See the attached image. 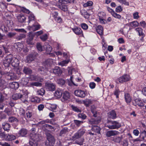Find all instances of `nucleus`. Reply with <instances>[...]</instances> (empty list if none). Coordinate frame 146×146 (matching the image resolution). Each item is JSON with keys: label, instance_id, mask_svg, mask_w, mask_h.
<instances>
[{"label": "nucleus", "instance_id": "obj_1", "mask_svg": "<svg viewBox=\"0 0 146 146\" xmlns=\"http://www.w3.org/2000/svg\"><path fill=\"white\" fill-rule=\"evenodd\" d=\"M3 64L5 67H9L10 64L13 67H16L18 66L19 61L18 59L13 58L12 56L10 54L5 57Z\"/></svg>", "mask_w": 146, "mask_h": 146}, {"label": "nucleus", "instance_id": "obj_2", "mask_svg": "<svg viewBox=\"0 0 146 146\" xmlns=\"http://www.w3.org/2000/svg\"><path fill=\"white\" fill-rule=\"evenodd\" d=\"M54 63L53 60L51 59H49L46 60L44 63L45 66V67H41L38 68V70L40 73L42 74L46 75L48 71V68L54 64Z\"/></svg>", "mask_w": 146, "mask_h": 146}, {"label": "nucleus", "instance_id": "obj_3", "mask_svg": "<svg viewBox=\"0 0 146 146\" xmlns=\"http://www.w3.org/2000/svg\"><path fill=\"white\" fill-rule=\"evenodd\" d=\"M31 139L29 141V144L31 146H36L38 145V141L41 139L40 135L36 134L31 135Z\"/></svg>", "mask_w": 146, "mask_h": 146}, {"label": "nucleus", "instance_id": "obj_4", "mask_svg": "<svg viewBox=\"0 0 146 146\" xmlns=\"http://www.w3.org/2000/svg\"><path fill=\"white\" fill-rule=\"evenodd\" d=\"M48 141L45 143L46 146H53L54 145L55 140L54 137L50 134H48L47 135Z\"/></svg>", "mask_w": 146, "mask_h": 146}, {"label": "nucleus", "instance_id": "obj_5", "mask_svg": "<svg viewBox=\"0 0 146 146\" xmlns=\"http://www.w3.org/2000/svg\"><path fill=\"white\" fill-rule=\"evenodd\" d=\"M109 123V124L107 125V127L110 129H117L121 126V124L116 121H111Z\"/></svg>", "mask_w": 146, "mask_h": 146}, {"label": "nucleus", "instance_id": "obj_6", "mask_svg": "<svg viewBox=\"0 0 146 146\" xmlns=\"http://www.w3.org/2000/svg\"><path fill=\"white\" fill-rule=\"evenodd\" d=\"M130 79V78L129 75L125 74L118 78L117 81H118L119 83H123L129 81Z\"/></svg>", "mask_w": 146, "mask_h": 146}, {"label": "nucleus", "instance_id": "obj_7", "mask_svg": "<svg viewBox=\"0 0 146 146\" xmlns=\"http://www.w3.org/2000/svg\"><path fill=\"white\" fill-rule=\"evenodd\" d=\"M74 94L76 96L81 98H83L85 97L87 93L85 91L81 90H78L75 91Z\"/></svg>", "mask_w": 146, "mask_h": 146}, {"label": "nucleus", "instance_id": "obj_8", "mask_svg": "<svg viewBox=\"0 0 146 146\" xmlns=\"http://www.w3.org/2000/svg\"><path fill=\"white\" fill-rule=\"evenodd\" d=\"M12 98L14 100H17L21 98V100L24 103L27 104L28 102L27 100H24L23 98V96L20 93H16L12 96Z\"/></svg>", "mask_w": 146, "mask_h": 146}, {"label": "nucleus", "instance_id": "obj_9", "mask_svg": "<svg viewBox=\"0 0 146 146\" xmlns=\"http://www.w3.org/2000/svg\"><path fill=\"white\" fill-rule=\"evenodd\" d=\"M45 86L46 88L48 90L54 91L55 90L56 86L53 83L46 82L45 83Z\"/></svg>", "mask_w": 146, "mask_h": 146}, {"label": "nucleus", "instance_id": "obj_10", "mask_svg": "<svg viewBox=\"0 0 146 146\" xmlns=\"http://www.w3.org/2000/svg\"><path fill=\"white\" fill-rule=\"evenodd\" d=\"M85 130L83 129H80L77 133H76L72 136L74 139H78L82 136L85 133Z\"/></svg>", "mask_w": 146, "mask_h": 146}, {"label": "nucleus", "instance_id": "obj_11", "mask_svg": "<svg viewBox=\"0 0 146 146\" xmlns=\"http://www.w3.org/2000/svg\"><path fill=\"white\" fill-rule=\"evenodd\" d=\"M0 75H1V78L3 75L9 76L10 77V79H13L14 78L13 73L10 72H6L2 71V69L0 66Z\"/></svg>", "mask_w": 146, "mask_h": 146}, {"label": "nucleus", "instance_id": "obj_12", "mask_svg": "<svg viewBox=\"0 0 146 146\" xmlns=\"http://www.w3.org/2000/svg\"><path fill=\"white\" fill-rule=\"evenodd\" d=\"M40 28V25L37 23H35L32 26H28V29L31 31H35L38 30Z\"/></svg>", "mask_w": 146, "mask_h": 146}, {"label": "nucleus", "instance_id": "obj_13", "mask_svg": "<svg viewBox=\"0 0 146 146\" xmlns=\"http://www.w3.org/2000/svg\"><path fill=\"white\" fill-rule=\"evenodd\" d=\"M72 30L76 35H79L80 36H84L83 31L80 28L77 27H75L74 28H72Z\"/></svg>", "mask_w": 146, "mask_h": 146}, {"label": "nucleus", "instance_id": "obj_14", "mask_svg": "<svg viewBox=\"0 0 146 146\" xmlns=\"http://www.w3.org/2000/svg\"><path fill=\"white\" fill-rule=\"evenodd\" d=\"M119 132L116 130H110L107 131L106 133V135L107 137H110L118 135Z\"/></svg>", "mask_w": 146, "mask_h": 146}, {"label": "nucleus", "instance_id": "obj_15", "mask_svg": "<svg viewBox=\"0 0 146 146\" xmlns=\"http://www.w3.org/2000/svg\"><path fill=\"white\" fill-rule=\"evenodd\" d=\"M18 21L21 23L24 22L26 19V17L23 14H20L17 16Z\"/></svg>", "mask_w": 146, "mask_h": 146}, {"label": "nucleus", "instance_id": "obj_16", "mask_svg": "<svg viewBox=\"0 0 146 146\" xmlns=\"http://www.w3.org/2000/svg\"><path fill=\"white\" fill-rule=\"evenodd\" d=\"M53 72L55 75L59 76L61 74L62 71L60 67L56 66L53 69Z\"/></svg>", "mask_w": 146, "mask_h": 146}, {"label": "nucleus", "instance_id": "obj_17", "mask_svg": "<svg viewBox=\"0 0 146 146\" xmlns=\"http://www.w3.org/2000/svg\"><path fill=\"white\" fill-rule=\"evenodd\" d=\"M27 130L25 129H21L18 132V135L19 137H25L27 134Z\"/></svg>", "mask_w": 146, "mask_h": 146}, {"label": "nucleus", "instance_id": "obj_18", "mask_svg": "<svg viewBox=\"0 0 146 146\" xmlns=\"http://www.w3.org/2000/svg\"><path fill=\"white\" fill-rule=\"evenodd\" d=\"M5 137V141H10L16 139V137L15 136L9 134H6Z\"/></svg>", "mask_w": 146, "mask_h": 146}, {"label": "nucleus", "instance_id": "obj_19", "mask_svg": "<svg viewBox=\"0 0 146 146\" xmlns=\"http://www.w3.org/2000/svg\"><path fill=\"white\" fill-rule=\"evenodd\" d=\"M29 78H23L22 79L21 81V84L24 86H30V83H29Z\"/></svg>", "mask_w": 146, "mask_h": 146}, {"label": "nucleus", "instance_id": "obj_20", "mask_svg": "<svg viewBox=\"0 0 146 146\" xmlns=\"http://www.w3.org/2000/svg\"><path fill=\"white\" fill-rule=\"evenodd\" d=\"M105 14L103 12H100L98 14V16L99 17L100 22L101 23H104V19Z\"/></svg>", "mask_w": 146, "mask_h": 146}, {"label": "nucleus", "instance_id": "obj_21", "mask_svg": "<svg viewBox=\"0 0 146 146\" xmlns=\"http://www.w3.org/2000/svg\"><path fill=\"white\" fill-rule=\"evenodd\" d=\"M135 104L133 103V104L135 106L137 105L140 107H143L144 106V103L140 99L138 98L135 99L134 100Z\"/></svg>", "mask_w": 146, "mask_h": 146}, {"label": "nucleus", "instance_id": "obj_22", "mask_svg": "<svg viewBox=\"0 0 146 146\" xmlns=\"http://www.w3.org/2000/svg\"><path fill=\"white\" fill-rule=\"evenodd\" d=\"M44 48L46 51L49 53L52 50V48L48 43H45L44 45Z\"/></svg>", "mask_w": 146, "mask_h": 146}, {"label": "nucleus", "instance_id": "obj_23", "mask_svg": "<svg viewBox=\"0 0 146 146\" xmlns=\"http://www.w3.org/2000/svg\"><path fill=\"white\" fill-rule=\"evenodd\" d=\"M124 98L127 104H129L132 100L131 97L130 95L127 93H125L124 95Z\"/></svg>", "mask_w": 146, "mask_h": 146}, {"label": "nucleus", "instance_id": "obj_24", "mask_svg": "<svg viewBox=\"0 0 146 146\" xmlns=\"http://www.w3.org/2000/svg\"><path fill=\"white\" fill-rule=\"evenodd\" d=\"M70 95L69 92L65 91L63 95V98L65 101L69 100L70 99Z\"/></svg>", "mask_w": 146, "mask_h": 146}, {"label": "nucleus", "instance_id": "obj_25", "mask_svg": "<svg viewBox=\"0 0 146 146\" xmlns=\"http://www.w3.org/2000/svg\"><path fill=\"white\" fill-rule=\"evenodd\" d=\"M14 46L18 50L21 51L23 48L24 46L22 43L18 42L15 44Z\"/></svg>", "mask_w": 146, "mask_h": 146}, {"label": "nucleus", "instance_id": "obj_26", "mask_svg": "<svg viewBox=\"0 0 146 146\" xmlns=\"http://www.w3.org/2000/svg\"><path fill=\"white\" fill-rule=\"evenodd\" d=\"M9 86L11 88L16 89L18 88L19 84L18 82H14L10 83L9 84Z\"/></svg>", "mask_w": 146, "mask_h": 146}, {"label": "nucleus", "instance_id": "obj_27", "mask_svg": "<svg viewBox=\"0 0 146 146\" xmlns=\"http://www.w3.org/2000/svg\"><path fill=\"white\" fill-rule=\"evenodd\" d=\"M30 78L31 80L38 81L42 82L43 80L42 78H39L38 76L34 75H31L30 76Z\"/></svg>", "mask_w": 146, "mask_h": 146}, {"label": "nucleus", "instance_id": "obj_28", "mask_svg": "<svg viewBox=\"0 0 146 146\" xmlns=\"http://www.w3.org/2000/svg\"><path fill=\"white\" fill-rule=\"evenodd\" d=\"M36 58V57L35 55L32 54L29 55L27 57V62L30 63L34 60Z\"/></svg>", "mask_w": 146, "mask_h": 146}, {"label": "nucleus", "instance_id": "obj_29", "mask_svg": "<svg viewBox=\"0 0 146 146\" xmlns=\"http://www.w3.org/2000/svg\"><path fill=\"white\" fill-rule=\"evenodd\" d=\"M116 113L114 110H112L108 113V117L109 118L114 119L116 117Z\"/></svg>", "mask_w": 146, "mask_h": 146}, {"label": "nucleus", "instance_id": "obj_30", "mask_svg": "<svg viewBox=\"0 0 146 146\" xmlns=\"http://www.w3.org/2000/svg\"><path fill=\"white\" fill-rule=\"evenodd\" d=\"M96 31L97 33L100 35H102L103 29V27L101 25L98 26L96 28Z\"/></svg>", "mask_w": 146, "mask_h": 146}, {"label": "nucleus", "instance_id": "obj_31", "mask_svg": "<svg viewBox=\"0 0 146 146\" xmlns=\"http://www.w3.org/2000/svg\"><path fill=\"white\" fill-rule=\"evenodd\" d=\"M63 4H62L58 5V7L61 10L64 11L66 12L68 11V9L66 5H64Z\"/></svg>", "mask_w": 146, "mask_h": 146}, {"label": "nucleus", "instance_id": "obj_32", "mask_svg": "<svg viewBox=\"0 0 146 146\" xmlns=\"http://www.w3.org/2000/svg\"><path fill=\"white\" fill-rule=\"evenodd\" d=\"M101 119L100 117H99L97 120H94L93 119H92L89 121V123L91 124H97L100 122Z\"/></svg>", "mask_w": 146, "mask_h": 146}, {"label": "nucleus", "instance_id": "obj_33", "mask_svg": "<svg viewBox=\"0 0 146 146\" xmlns=\"http://www.w3.org/2000/svg\"><path fill=\"white\" fill-rule=\"evenodd\" d=\"M62 94V91L60 89H58L56 90L54 93L55 96L58 98L61 97Z\"/></svg>", "mask_w": 146, "mask_h": 146}, {"label": "nucleus", "instance_id": "obj_34", "mask_svg": "<svg viewBox=\"0 0 146 146\" xmlns=\"http://www.w3.org/2000/svg\"><path fill=\"white\" fill-rule=\"evenodd\" d=\"M83 104L87 107L89 106L90 104H92V101L90 99H86L83 101Z\"/></svg>", "mask_w": 146, "mask_h": 146}, {"label": "nucleus", "instance_id": "obj_35", "mask_svg": "<svg viewBox=\"0 0 146 146\" xmlns=\"http://www.w3.org/2000/svg\"><path fill=\"white\" fill-rule=\"evenodd\" d=\"M31 100L33 102L39 103L40 101V99L39 97H37L32 96L31 97Z\"/></svg>", "mask_w": 146, "mask_h": 146}, {"label": "nucleus", "instance_id": "obj_36", "mask_svg": "<svg viewBox=\"0 0 146 146\" xmlns=\"http://www.w3.org/2000/svg\"><path fill=\"white\" fill-rule=\"evenodd\" d=\"M136 31L139 34V35L140 36H141L143 38L145 36V35L143 32V29L140 28H137L135 29Z\"/></svg>", "mask_w": 146, "mask_h": 146}, {"label": "nucleus", "instance_id": "obj_37", "mask_svg": "<svg viewBox=\"0 0 146 146\" xmlns=\"http://www.w3.org/2000/svg\"><path fill=\"white\" fill-rule=\"evenodd\" d=\"M56 81L57 84L60 86H62L65 84V81L62 78L58 79L56 80Z\"/></svg>", "mask_w": 146, "mask_h": 146}, {"label": "nucleus", "instance_id": "obj_38", "mask_svg": "<svg viewBox=\"0 0 146 146\" xmlns=\"http://www.w3.org/2000/svg\"><path fill=\"white\" fill-rule=\"evenodd\" d=\"M100 129V127L96 125H92V130L94 132L99 133Z\"/></svg>", "mask_w": 146, "mask_h": 146}, {"label": "nucleus", "instance_id": "obj_39", "mask_svg": "<svg viewBox=\"0 0 146 146\" xmlns=\"http://www.w3.org/2000/svg\"><path fill=\"white\" fill-rule=\"evenodd\" d=\"M23 71L25 74H30L32 73V70L27 67H25Z\"/></svg>", "mask_w": 146, "mask_h": 146}, {"label": "nucleus", "instance_id": "obj_40", "mask_svg": "<svg viewBox=\"0 0 146 146\" xmlns=\"http://www.w3.org/2000/svg\"><path fill=\"white\" fill-rule=\"evenodd\" d=\"M58 1L61 3L66 4L71 3L72 2L74 3V0H73L72 1L71 0H58Z\"/></svg>", "mask_w": 146, "mask_h": 146}, {"label": "nucleus", "instance_id": "obj_41", "mask_svg": "<svg viewBox=\"0 0 146 146\" xmlns=\"http://www.w3.org/2000/svg\"><path fill=\"white\" fill-rule=\"evenodd\" d=\"M45 91L44 89L41 88L36 91L37 94L39 95L43 96L45 94Z\"/></svg>", "mask_w": 146, "mask_h": 146}, {"label": "nucleus", "instance_id": "obj_42", "mask_svg": "<svg viewBox=\"0 0 146 146\" xmlns=\"http://www.w3.org/2000/svg\"><path fill=\"white\" fill-rule=\"evenodd\" d=\"M7 4L2 0H0V7L2 9H4L7 8Z\"/></svg>", "mask_w": 146, "mask_h": 146}, {"label": "nucleus", "instance_id": "obj_43", "mask_svg": "<svg viewBox=\"0 0 146 146\" xmlns=\"http://www.w3.org/2000/svg\"><path fill=\"white\" fill-rule=\"evenodd\" d=\"M3 127L5 131H9L10 127V125L7 123H3L2 124Z\"/></svg>", "mask_w": 146, "mask_h": 146}, {"label": "nucleus", "instance_id": "obj_44", "mask_svg": "<svg viewBox=\"0 0 146 146\" xmlns=\"http://www.w3.org/2000/svg\"><path fill=\"white\" fill-rule=\"evenodd\" d=\"M130 26L132 27H135L139 25V23L137 21H134L129 23Z\"/></svg>", "mask_w": 146, "mask_h": 146}, {"label": "nucleus", "instance_id": "obj_45", "mask_svg": "<svg viewBox=\"0 0 146 146\" xmlns=\"http://www.w3.org/2000/svg\"><path fill=\"white\" fill-rule=\"evenodd\" d=\"M96 108L94 105H92L91 106V111L92 113L93 114V116L94 117L97 116V112L95 110Z\"/></svg>", "mask_w": 146, "mask_h": 146}, {"label": "nucleus", "instance_id": "obj_46", "mask_svg": "<svg viewBox=\"0 0 146 146\" xmlns=\"http://www.w3.org/2000/svg\"><path fill=\"white\" fill-rule=\"evenodd\" d=\"M68 60H63L61 62L58 63V64L62 66H66L69 62Z\"/></svg>", "mask_w": 146, "mask_h": 146}, {"label": "nucleus", "instance_id": "obj_47", "mask_svg": "<svg viewBox=\"0 0 146 146\" xmlns=\"http://www.w3.org/2000/svg\"><path fill=\"white\" fill-rule=\"evenodd\" d=\"M33 38V35L31 34L29 35V37L27 40V42L29 44H32V42H31Z\"/></svg>", "mask_w": 146, "mask_h": 146}, {"label": "nucleus", "instance_id": "obj_48", "mask_svg": "<svg viewBox=\"0 0 146 146\" xmlns=\"http://www.w3.org/2000/svg\"><path fill=\"white\" fill-rule=\"evenodd\" d=\"M36 47L37 49L40 51H42L44 50V46L42 47L41 44L38 43L37 44Z\"/></svg>", "mask_w": 146, "mask_h": 146}, {"label": "nucleus", "instance_id": "obj_49", "mask_svg": "<svg viewBox=\"0 0 146 146\" xmlns=\"http://www.w3.org/2000/svg\"><path fill=\"white\" fill-rule=\"evenodd\" d=\"M93 2L91 1H89L84 4L83 6L85 7L92 6L93 5Z\"/></svg>", "mask_w": 146, "mask_h": 146}, {"label": "nucleus", "instance_id": "obj_50", "mask_svg": "<svg viewBox=\"0 0 146 146\" xmlns=\"http://www.w3.org/2000/svg\"><path fill=\"white\" fill-rule=\"evenodd\" d=\"M121 137H120L117 136L113 137L112 140L115 142L119 143L121 141Z\"/></svg>", "mask_w": 146, "mask_h": 146}, {"label": "nucleus", "instance_id": "obj_51", "mask_svg": "<svg viewBox=\"0 0 146 146\" xmlns=\"http://www.w3.org/2000/svg\"><path fill=\"white\" fill-rule=\"evenodd\" d=\"M71 107L72 110L76 112H79L81 111V109L75 106L72 105Z\"/></svg>", "mask_w": 146, "mask_h": 146}, {"label": "nucleus", "instance_id": "obj_52", "mask_svg": "<svg viewBox=\"0 0 146 146\" xmlns=\"http://www.w3.org/2000/svg\"><path fill=\"white\" fill-rule=\"evenodd\" d=\"M72 76H71L70 77L69 80H68V85L70 86H72V85L77 86L73 82L72 80Z\"/></svg>", "mask_w": 146, "mask_h": 146}, {"label": "nucleus", "instance_id": "obj_53", "mask_svg": "<svg viewBox=\"0 0 146 146\" xmlns=\"http://www.w3.org/2000/svg\"><path fill=\"white\" fill-rule=\"evenodd\" d=\"M42 86V84L41 83L39 82H32L30 83V86Z\"/></svg>", "mask_w": 146, "mask_h": 146}, {"label": "nucleus", "instance_id": "obj_54", "mask_svg": "<svg viewBox=\"0 0 146 146\" xmlns=\"http://www.w3.org/2000/svg\"><path fill=\"white\" fill-rule=\"evenodd\" d=\"M68 131L67 129V128H65L61 130L60 135L61 136H63L64 134L66 133Z\"/></svg>", "mask_w": 146, "mask_h": 146}, {"label": "nucleus", "instance_id": "obj_55", "mask_svg": "<svg viewBox=\"0 0 146 146\" xmlns=\"http://www.w3.org/2000/svg\"><path fill=\"white\" fill-rule=\"evenodd\" d=\"M29 23L30 22L33 20H34L35 19V16L32 13H31L28 17Z\"/></svg>", "mask_w": 146, "mask_h": 146}, {"label": "nucleus", "instance_id": "obj_56", "mask_svg": "<svg viewBox=\"0 0 146 146\" xmlns=\"http://www.w3.org/2000/svg\"><path fill=\"white\" fill-rule=\"evenodd\" d=\"M44 128L46 127L48 129H53V131L55 130L56 129V128H54V127L50 125H48L47 124H44V125H43Z\"/></svg>", "mask_w": 146, "mask_h": 146}, {"label": "nucleus", "instance_id": "obj_57", "mask_svg": "<svg viewBox=\"0 0 146 146\" xmlns=\"http://www.w3.org/2000/svg\"><path fill=\"white\" fill-rule=\"evenodd\" d=\"M120 3L124 4L126 5H129L128 2L127 0H117Z\"/></svg>", "mask_w": 146, "mask_h": 146}, {"label": "nucleus", "instance_id": "obj_58", "mask_svg": "<svg viewBox=\"0 0 146 146\" xmlns=\"http://www.w3.org/2000/svg\"><path fill=\"white\" fill-rule=\"evenodd\" d=\"M41 39L43 41H45L48 38V35L46 34L42 35L40 37Z\"/></svg>", "mask_w": 146, "mask_h": 146}, {"label": "nucleus", "instance_id": "obj_59", "mask_svg": "<svg viewBox=\"0 0 146 146\" xmlns=\"http://www.w3.org/2000/svg\"><path fill=\"white\" fill-rule=\"evenodd\" d=\"M138 12H136L133 13V18L134 19H138L140 17Z\"/></svg>", "mask_w": 146, "mask_h": 146}, {"label": "nucleus", "instance_id": "obj_60", "mask_svg": "<svg viewBox=\"0 0 146 146\" xmlns=\"http://www.w3.org/2000/svg\"><path fill=\"white\" fill-rule=\"evenodd\" d=\"M50 120H49L48 119H47L45 120H43L39 122V123L40 124H42V126L44 125V124H46L45 123H49L50 122Z\"/></svg>", "mask_w": 146, "mask_h": 146}, {"label": "nucleus", "instance_id": "obj_61", "mask_svg": "<svg viewBox=\"0 0 146 146\" xmlns=\"http://www.w3.org/2000/svg\"><path fill=\"white\" fill-rule=\"evenodd\" d=\"M9 121L11 122L18 121V120L17 119L14 117H9Z\"/></svg>", "mask_w": 146, "mask_h": 146}, {"label": "nucleus", "instance_id": "obj_62", "mask_svg": "<svg viewBox=\"0 0 146 146\" xmlns=\"http://www.w3.org/2000/svg\"><path fill=\"white\" fill-rule=\"evenodd\" d=\"M112 15L115 18L119 19L121 17V16L120 15L117 14L115 13L114 11L112 13Z\"/></svg>", "mask_w": 146, "mask_h": 146}, {"label": "nucleus", "instance_id": "obj_63", "mask_svg": "<svg viewBox=\"0 0 146 146\" xmlns=\"http://www.w3.org/2000/svg\"><path fill=\"white\" fill-rule=\"evenodd\" d=\"M22 91L23 93V95H25V99H24V100H27V99L28 98V95L29 94V93L27 90H23Z\"/></svg>", "mask_w": 146, "mask_h": 146}, {"label": "nucleus", "instance_id": "obj_64", "mask_svg": "<svg viewBox=\"0 0 146 146\" xmlns=\"http://www.w3.org/2000/svg\"><path fill=\"white\" fill-rule=\"evenodd\" d=\"M51 15L52 16L54 17V18H56V17H57V16L58 15V13L55 11H51Z\"/></svg>", "mask_w": 146, "mask_h": 146}]
</instances>
